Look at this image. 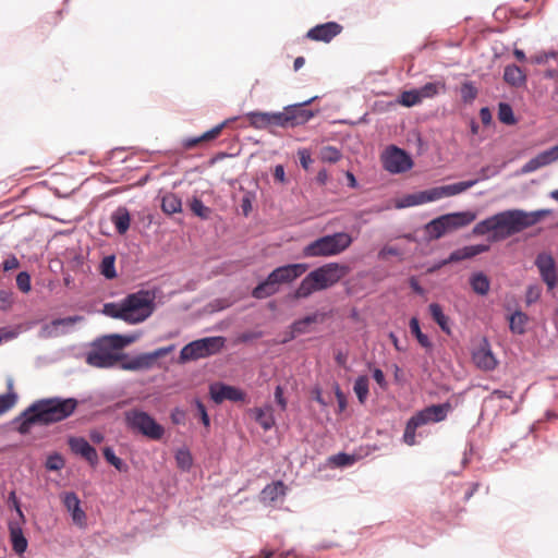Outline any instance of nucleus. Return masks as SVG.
<instances>
[{
	"instance_id": "nucleus-37",
	"label": "nucleus",
	"mask_w": 558,
	"mask_h": 558,
	"mask_svg": "<svg viewBox=\"0 0 558 558\" xmlns=\"http://www.w3.org/2000/svg\"><path fill=\"white\" fill-rule=\"evenodd\" d=\"M100 274L106 279H113L117 277L114 255H107L102 258L100 263Z\"/></svg>"
},
{
	"instance_id": "nucleus-10",
	"label": "nucleus",
	"mask_w": 558,
	"mask_h": 558,
	"mask_svg": "<svg viewBox=\"0 0 558 558\" xmlns=\"http://www.w3.org/2000/svg\"><path fill=\"white\" fill-rule=\"evenodd\" d=\"M316 98L317 96H314L302 102L286 106L283 111H278L280 128H293L308 122L315 116V112L305 107Z\"/></svg>"
},
{
	"instance_id": "nucleus-25",
	"label": "nucleus",
	"mask_w": 558,
	"mask_h": 558,
	"mask_svg": "<svg viewBox=\"0 0 558 558\" xmlns=\"http://www.w3.org/2000/svg\"><path fill=\"white\" fill-rule=\"evenodd\" d=\"M428 311L435 320V323L440 327V329L447 333L451 335V328L449 324V317L444 313L442 307L438 303H430L428 306Z\"/></svg>"
},
{
	"instance_id": "nucleus-8",
	"label": "nucleus",
	"mask_w": 558,
	"mask_h": 558,
	"mask_svg": "<svg viewBox=\"0 0 558 558\" xmlns=\"http://www.w3.org/2000/svg\"><path fill=\"white\" fill-rule=\"evenodd\" d=\"M226 339L220 336L194 340L180 351L181 362L195 361L218 353L225 347Z\"/></svg>"
},
{
	"instance_id": "nucleus-49",
	"label": "nucleus",
	"mask_w": 558,
	"mask_h": 558,
	"mask_svg": "<svg viewBox=\"0 0 558 558\" xmlns=\"http://www.w3.org/2000/svg\"><path fill=\"white\" fill-rule=\"evenodd\" d=\"M330 461L340 468L352 465L355 462V458L352 454L345 452H339L330 458Z\"/></svg>"
},
{
	"instance_id": "nucleus-54",
	"label": "nucleus",
	"mask_w": 558,
	"mask_h": 558,
	"mask_svg": "<svg viewBox=\"0 0 558 558\" xmlns=\"http://www.w3.org/2000/svg\"><path fill=\"white\" fill-rule=\"evenodd\" d=\"M417 426L413 425L411 421L407 422L405 429L403 433V440L407 445L413 446L416 444V430Z\"/></svg>"
},
{
	"instance_id": "nucleus-58",
	"label": "nucleus",
	"mask_w": 558,
	"mask_h": 558,
	"mask_svg": "<svg viewBox=\"0 0 558 558\" xmlns=\"http://www.w3.org/2000/svg\"><path fill=\"white\" fill-rule=\"evenodd\" d=\"M185 416V411L182 410L181 408H174L171 410L170 418L172 423L175 425L184 424Z\"/></svg>"
},
{
	"instance_id": "nucleus-24",
	"label": "nucleus",
	"mask_w": 558,
	"mask_h": 558,
	"mask_svg": "<svg viewBox=\"0 0 558 558\" xmlns=\"http://www.w3.org/2000/svg\"><path fill=\"white\" fill-rule=\"evenodd\" d=\"M161 209L167 215H173L182 211L181 197L172 192L166 193L161 198Z\"/></svg>"
},
{
	"instance_id": "nucleus-39",
	"label": "nucleus",
	"mask_w": 558,
	"mask_h": 558,
	"mask_svg": "<svg viewBox=\"0 0 558 558\" xmlns=\"http://www.w3.org/2000/svg\"><path fill=\"white\" fill-rule=\"evenodd\" d=\"M478 90L474 82L466 81L461 85L460 95L464 104H472L477 97Z\"/></svg>"
},
{
	"instance_id": "nucleus-30",
	"label": "nucleus",
	"mask_w": 558,
	"mask_h": 558,
	"mask_svg": "<svg viewBox=\"0 0 558 558\" xmlns=\"http://www.w3.org/2000/svg\"><path fill=\"white\" fill-rule=\"evenodd\" d=\"M411 333L416 338L417 342L425 349H432L433 343L428 336L421 330L417 317H412L409 323Z\"/></svg>"
},
{
	"instance_id": "nucleus-50",
	"label": "nucleus",
	"mask_w": 558,
	"mask_h": 558,
	"mask_svg": "<svg viewBox=\"0 0 558 558\" xmlns=\"http://www.w3.org/2000/svg\"><path fill=\"white\" fill-rule=\"evenodd\" d=\"M16 393L8 392L0 395V415L9 411L16 402Z\"/></svg>"
},
{
	"instance_id": "nucleus-53",
	"label": "nucleus",
	"mask_w": 558,
	"mask_h": 558,
	"mask_svg": "<svg viewBox=\"0 0 558 558\" xmlns=\"http://www.w3.org/2000/svg\"><path fill=\"white\" fill-rule=\"evenodd\" d=\"M422 199H421V192H416V193H413V194H408L405 195L401 203H399L397 205L398 208H403V207H411V206H417V205H422Z\"/></svg>"
},
{
	"instance_id": "nucleus-63",
	"label": "nucleus",
	"mask_w": 558,
	"mask_h": 558,
	"mask_svg": "<svg viewBox=\"0 0 558 558\" xmlns=\"http://www.w3.org/2000/svg\"><path fill=\"white\" fill-rule=\"evenodd\" d=\"M373 378L374 380L381 387V388H386L387 387V381H386V378H385V374L384 372L376 367L373 369Z\"/></svg>"
},
{
	"instance_id": "nucleus-33",
	"label": "nucleus",
	"mask_w": 558,
	"mask_h": 558,
	"mask_svg": "<svg viewBox=\"0 0 558 558\" xmlns=\"http://www.w3.org/2000/svg\"><path fill=\"white\" fill-rule=\"evenodd\" d=\"M421 100L434 98L441 90H445V84L441 82H428L417 88Z\"/></svg>"
},
{
	"instance_id": "nucleus-52",
	"label": "nucleus",
	"mask_w": 558,
	"mask_h": 558,
	"mask_svg": "<svg viewBox=\"0 0 558 558\" xmlns=\"http://www.w3.org/2000/svg\"><path fill=\"white\" fill-rule=\"evenodd\" d=\"M409 421H411L413 425H416L417 427L433 422L432 416L427 411V408H424L423 410L416 412L409 418Z\"/></svg>"
},
{
	"instance_id": "nucleus-21",
	"label": "nucleus",
	"mask_w": 558,
	"mask_h": 558,
	"mask_svg": "<svg viewBox=\"0 0 558 558\" xmlns=\"http://www.w3.org/2000/svg\"><path fill=\"white\" fill-rule=\"evenodd\" d=\"M9 535L14 553L17 555H23L27 549L28 541L23 533V529L20 522H9Z\"/></svg>"
},
{
	"instance_id": "nucleus-41",
	"label": "nucleus",
	"mask_w": 558,
	"mask_h": 558,
	"mask_svg": "<svg viewBox=\"0 0 558 558\" xmlns=\"http://www.w3.org/2000/svg\"><path fill=\"white\" fill-rule=\"evenodd\" d=\"M429 415L432 416V421L435 423L444 421L447 415L448 411L450 409L449 403H442V404H433L429 407H426Z\"/></svg>"
},
{
	"instance_id": "nucleus-18",
	"label": "nucleus",
	"mask_w": 558,
	"mask_h": 558,
	"mask_svg": "<svg viewBox=\"0 0 558 558\" xmlns=\"http://www.w3.org/2000/svg\"><path fill=\"white\" fill-rule=\"evenodd\" d=\"M342 26L337 22H326L312 27L306 37L315 41L329 43L332 38L339 35Z\"/></svg>"
},
{
	"instance_id": "nucleus-62",
	"label": "nucleus",
	"mask_w": 558,
	"mask_h": 558,
	"mask_svg": "<svg viewBox=\"0 0 558 558\" xmlns=\"http://www.w3.org/2000/svg\"><path fill=\"white\" fill-rule=\"evenodd\" d=\"M19 265H20V263H19V259L16 258V256L11 255L3 260L2 268L4 271H9V270L17 268Z\"/></svg>"
},
{
	"instance_id": "nucleus-44",
	"label": "nucleus",
	"mask_w": 558,
	"mask_h": 558,
	"mask_svg": "<svg viewBox=\"0 0 558 558\" xmlns=\"http://www.w3.org/2000/svg\"><path fill=\"white\" fill-rule=\"evenodd\" d=\"M399 102L404 107H413L422 102L417 88L404 90L400 95Z\"/></svg>"
},
{
	"instance_id": "nucleus-27",
	"label": "nucleus",
	"mask_w": 558,
	"mask_h": 558,
	"mask_svg": "<svg viewBox=\"0 0 558 558\" xmlns=\"http://www.w3.org/2000/svg\"><path fill=\"white\" fill-rule=\"evenodd\" d=\"M470 286L478 295H486L490 288V281L484 272L477 271L470 277Z\"/></svg>"
},
{
	"instance_id": "nucleus-9",
	"label": "nucleus",
	"mask_w": 558,
	"mask_h": 558,
	"mask_svg": "<svg viewBox=\"0 0 558 558\" xmlns=\"http://www.w3.org/2000/svg\"><path fill=\"white\" fill-rule=\"evenodd\" d=\"M349 272V267L336 262L325 264L310 274V278L319 290H326L341 280Z\"/></svg>"
},
{
	"instance_id": "nucleus-36",
	"label": "nucleus",
	"mask_w": 558,
	"mask_h": 558,
	"mask_svg": "<svg viewBox=\"0 0 558 558\" xmlns=\"http://www.w3.org/2000/svg\"><path fill=\"white\" fill-rule=\"evenodd\" d=\"M481 179H473L468 181H460L452 184L445 185L447 197L458 195L468 189L474 186Z\"/></svg>"
},
{
	"instance_id": "nucleus-59",
	"label": "nucleus",
	"mask_w": 558,
	"mask_h": 558,
	"mask_svg": "<svg viewBox=\"0 0 558 558\" xmlns=\"http://www.w3.org/2000/svg\"><path fill=\"white\" fill-rule=\"evenodd\" d=\"M12 305V293L5 290H0V310H8Z\"/></svg>"
},
{
	"instance_id": "nucleus-20",
	"label": "nucleus",
	"mask_w": 558,
	"mask_h": 558,
	"mask_svg": "<svg viewBox=\"0 0 558 558\" xmlns=\"http://www.w3.org/2000/svg\"><path fill=\"white\" fill-rule=\"evenodd\" d=\"M245 118L248 120L250 125L257 130L280 126L279 112L250 111L245 113Z\"/></svg>"
},
{
	"instance_id": "nucleus-26",
	"label": "nucleus",
	"mask_w": 558,
	"mask_h": 558,
	"mask_svg": "<svg viewBox=\"0 0 558 558\" xmlns=\"http://www.w3.org/2000/svg\"><path fill=\"white\" fill-rule=\"evenodd\" d=\"M286 495V486L282 481L272 482L267 484L262 490V499L265 501L274 502L279 497Z\"/></svg>"
},
{
	"instance_id": "nucleus-56",
	"label": "nucleus",
	"mask_w": 558,
	"mask_h": 558,
	"mask_svg": "<svg viewBox=\"0 0 558 558\" xmlns=\"http://www.w3.org/2000/svg\"><path fill=\"white\" fill-rule=\"evenodd\" d=\"M194 403H195V407H196V410L198 412V415H199V418L203 423V425L205 427H209L210 426V418H209V415L207 413V409L206 407L204 405V403L199 400V399H195L194 400Z\"/></svg>"
},
{
	"instance_id": "nucleus-6",
	"label": "nucleus",
	"mask_w": 558,
	"mask_h": 558,
	"mask_svg": "<svg viewBox=\"0 0 558 558\" xmlns=\"http://www.w3.org/2000/svg\"><path fill=\"white\" fill-rule=\"evenodd\" d=\"M352 236L347 232L327 234L303 247L304 257H326L344 252L352 243Z\"/></svg>"
},
{
	"instance_id": "nucleus-38",
	"label": "nucleus",
	"mask_w": 558,
	"mask_h": 558,
	"mask_svg": "<svg viewBox=\"0 0 558 558\" xmlns=\"http://www.w3.org/2000/svg\"><path fill=\"white\" fill-rule=\"evenodd\" d=\"M190 208L192 213L198 218L206 220L211 215V209L206 206L203 201L196 196H194L190 203Z\"/></svg>"
},
{
	"instance_id": "nucleus-4",
	"label": "nucleus",
	"mask_w": 558,
	"mask_h": 558,
	"mask_svg": "<svg viewBox=\"0 0 558 558\" xmlns=\"http://www.w3.org/2000/svg\"><path fill=\"white\" fill-rule=\"evenodd\" d=\"M308 268L307 264H288L275 268L262 282L253 290L252 296L257 300L267 299L275 295L280 290V284L291 283L301 277Z\"/></svg>"
},
{
	"instance_id": "nucleus-48",
	"label": "nucleus",
	"mask_w": 558,
	"mask_h": 558,
	"mask_svg": "<svg viewBox=\"0 0 558 558\" xmlns=\"http://www.w3.org/2000/svg\"><path fill=\"white\" fill-rule=\"evenodd\" d=\"M538 156H539L544 167L557 161L558 160V144L546 149V150L538 153Z\"/></svg>"
},
{
	"instance_id": "nucleus-22",
	"label": "nucleus",
	"mask_w": 558,
	"mask_h": 558,
	"mask_svg": "<svg viewBox=\"0 0 558 558\" xmlns=\"http://www.w3.org/2000/svg\"><path fill=\"white\" fill-rule=\"evenodd\" d=\"M110 220L120 235L125 234L131 223V215L129 209L124 206L117 207L112 211Z\"/></svg>"
},
{
	"instance_id": "nucleus-1",
	"label": "nucleus",
	"mask_w": 558,
	"mask_h": 558,
	"mask_svg": "<svg viewBox=\"0 0 558 558\" xmlns=\"http://www.w3.org/2000/svg\"><path fill=\"white\" fill-rule=\"evenodd\" d=\"M550 214V209L533 211L523 209L504 210L477 222L473 228V234L486 235L492 232L493 240H505L536 225L542 218Z\"/></svg>"
},
{
	"instance_id": "nucleus-7",
	"label": "nucleus",
	"mask_w": 558,
	"mask_h": 558,
	"mask_svg": "<svg viewBox=\"0 0 558 558\" xmlns=\"http://www.w3.org/2000/svg\"><path fill=\"white\" fill-rule=\"evenodd\" d=\"M475 218V213L470 210L441 215L425 225V232L429 239L437 240L447 232L470 225Z\"/></svg>"
},
{
	"instance_id": "nucleus-57",
	"label": "nucleus",
	"mask_w": 558,
	"mask_h": 558,
	"mask_svg": "<svg viewBox=\"0 0 558 558\" xmlns=\"http://www.w3.org/2000/svg\"><path fill=\"white\" fill-rule=\"evenodd\" d=\"M542 167H544V165L537 154L535 157L531 158L527 162L524 163V166L522 167V172L531 173L538 170Z\"/></svg>"
},
{
	"instance_id": "nucleus-35",
	"label": "nucleus",
	"mask_w": 558,
	"mask_h": 558,
	"mask_svg": "<svg viewBox=\"0 0 558 558\" xmlns=\"http://www.w3.org/2000/svg\"><path fill=\"white\" fill-rule=\"evenodd\" d=\"M227 123H228V120H226V121L221 122L220 124L214 126L213 129L206 131L203 135H201L198 137L187 140L185 142V146L192 147V146L196 145L197 143H199L201 141H208V140H213V138L217 137L218 134L221 132V130L226 126Z\"/></svg>"
},
{
	"instance_id": "nucleus-13",
	"label": "nucleus",
	"mask_w": 558,
	"mask_h": 558,
	"mask_svg": "<svg viewBox=\"0 0 558 558\" xmlns=\"http://www.w3.org/2000/svg\"><path fill=\"white\" fill-rule=\"evenodd\" d=\"M209 395L213 401L217 404L225 400L242 402L246 398V393L242 389L223 383L211 384L209 386Z\"/></svg>"
},
{
	"instance_id": "nucleus-5",
	"label": "nucleus",
	"mask_w": 558,
	"mask_h": 558,
	"mask_svg": "<svg viewBox=\"0 0 558 558\" xmlns=\"http://www.w3.org/2000/svg\"><path fill=\"white\" fill-rule=\"evenodd\" d=\"M123 415L124 424L131 432L154 441H158L165 436V427L145 410L133 408L125 411Z\"/></svg>"
},
{
	"instance_id": "nucleus-55",
	"label": "nucleus",
	"mask_w": 558,
	"mask_h": 558,
	"mask_svg": "<svg viewBox=\"0 0 558 558\" xmlns=\"http://www.w3.org/2000/svg\"><path fill=\"white\" fill-rule=\"evenodd\" d=\"M16 284L22 292H24V293L29 292L31 288H32L29 274L26 271H21L16 276Z\"/></svg>"
},
{
	"instance_id": "nucleus-28",
	"label": "nucleus",
	"mask_w": 558,
	"mask_h": 558,
	"mask_svg": "<svg viewBox=\"0 0 558 558\" xmlns=\"http://www.w3.org/2000/svg\"><path fill=\"white\" fill-rule=\"evenodd\" d=\"M102 342L111 350V352H116L117 350H121L133 341V338L124 335H110L101 338Z\"/></svg>"
},
{
	"instance_id": "nucleus-14",
	"label": "nucleus",
	"mask_w": 558,
	"mask_h": 558,
	"mask_svg": "<svg viewBox=\"0 0 558 558\" xmlns=\"http://www.w3.org/2000/svg\"><path fill=\"white\" fill-rule=\"evenodd\" d=\"M61 500L64 508L70 513L73 523L80 529L87 526V518L85 511L81 507V500L76 493L65 492L61 495Z\"/></svg>"
},
{
	"instance_id": "nucleus-64",
	"label": "nucleus",
	"mask_w": 558,
	"mask_h": 558,
	"mask_svg": "<svg viewBox=\"0 0 558 558\" xmlns=\"http://www.w3.org/2000/svg\"><path fill=\"white\" fill-rule=\"evenodd\" d=\"M300 163L303 169L307 170L310 165L313 162L310 153L306 149L300 150Z\"/></svg>"
},
{
	"instance_id": "nucleus-47",
	"label": "nucleus",
	"mask_w": 558,
	"mask_h": 558,
	"mask_svg": "<svg viewBox=\"0 0 558 558\" xmlns=\"http://www.w3.org/2000/svg\"><path fill=\"white\" fill-rule=\"evenodd\" d=\"M256 421L265 430L270 429L275 425L274 415L269 411H266L264 409L257 410Z\"/></svg>"
},
{
	"instance_id": "nucleus-23",
	"label": "nucleus",
	"mask_w": 558,
	"mask_h": 558,
	"mask_svg": "<svg viewBox=\"0 0 558 558\" xmlns=\"http://www.w3.org/2000/svg\"><path fill=\"white\" fill-rule=\"evenodd\" d=\"M504 80L512 87H520L526 83V74L517 64H508L504 70Z\"/></svg>"
},
{
	"instance_id": "nucleus-46",
	"label": "nucleus",
	"mask_w": 558,
	"mask_h": 558,
	"mask_svg": "<svg viewBox=\"0 0 558 558\" xmlns=\"http://www.w3.org/2000/svg\"><path fill=\"white\" fill-rule=\"evenodd\" d=\"M320 159L324 162L335 163L341 159V151L335 146H325L320 150Z\"/></svg>"
},
{
	"instance_id": "nucleus-43",
	"label": "nucleus",
	"mask_w": 558,
	"mask_h": 558,
	"mask_svg": "<svg viewBox=\"0 0 558 558\" xmlns=\"http://www.w3.org/2000/svg\"><path fill=\"white\" fill-rule=\"evenodd\" d=\"M178 468L182 471H190L193 464V458L187 448H181L175 453Z\"/></svg>"
},
{
	"instance_id": "nucleus-2",
	"label": "nucleus",
	"mask_w": 558,
	"mask_h": 558,
	"mask_svg": "<svg viewBox=\"0 0 558 558\" xmlns=\"http://www.w3.org/2000/svg\"><path fill=\"white\" fill-rule=\"evenodd\" d=\"M78 401L73 398L51 397L34 401L16 418L17 430L26 434L33 425H51L69 418L76 410Z\"/></svg>"
},
{
	"instance_id": "nucleus-17",
	"label": "nucleus",
	"mask_w": 558,
	"mask_h": 558,
	"mask_svg": "<svg viewBox=\"0 0 558 558\" xmlns=\"http://www.w3.org/2000/svg\"><path fill=\"white\" fill-rule=\"evenodd\" d=\"M68 444L73 453L84 458L92 466L98 464L99 457L97 450L84 437H70Z\"/></svg>"
},
{
	"instance_id": "nucleus-15",
	"label": "nucleus",
	"mask_w": 558,
	"mask_h": 558,
	"mask_svg": "<svg viewBox=\"0 0 558 558\" xmlns=\"http://www.w3.org/2000/svg\"><path fill=\"white\" fill-rule=\"evenodd\" d=\"M489 246L486 244H475L454 250L447 258L439 260L434 266V269H439L448 264L472 258L486 252Z\"/></svg>"
},
{
	"instance_id": "nucleus-31",
	"label": "nucleus",
	"mask_w": 558,
	"mask_h": 558,
	"mask_svg": "<svg viewBox=\"0 0 558 558\" xmlns=\"http://www.w3.org/2000/svg\"><path fill=\"white\" fill-rule=\"evenodd\" d=\"M353 391L355 392L357 400L361 404H364L367 400L369 387L368 378L366 375H360L353 385Z\"/></svg>"
},
{
	"instance_id": "nucleus-29",
	"label": "nucleus",
	"mask_w": 558,
	"mask_h": 558,
	"mask_svg": "<svg viewBox=\"0 0 558 558\" xmlns=\"http://www.w3.org/2000/svg\"><path fill=\"white\" fill-rule=\"evenodd\" d=\"M527 323V315L522 311H515L509 318V328L515 335L525 332V325Z\"/></svg>"
},
{
	"instance_id": "nucleus-40",
	"label": "nucleus",
	"mask_w": 558,
	"mask_h": 558,
	"mask_svg": "<svg viewBox=\"0 0 558 558\" xmlns=\"http://www.w3.org/2000/svg\"><path fill=\"white\" fill-rule=\"evenodd\" d=\"M422 203H430L447 197L445 185L420 191Z\"/></svg>"
},
{
	"instance_id": "nucleus-16",
	"label": "nucleus",
	"mask_w": 558,
	"mask_h": 558,
	"mask_svg": "<svg viewBox=\"0 0 558 558\" xmlns=\"http://www.w3.org/2000/svg\"><path fill=\"white\" fill-rule=\"evenodd\" d=\"M472 360L474 364L483 371H493L498 364L486 338H484L481 344L472 352Z\"/></svg>"
},
{
	"instance_id": "nucleus-34",
	"label": "nucleus",
	"mask_w": 558,
	"mask_h": 558,
	"mask_svg": "<svg viewBox=\"0 0 558 558\" xmlns=\"http://www.w3.org/2000/svg\"><path fill=\"white\" fill-rule=\"evenodd\" d=\"M315 291H319L318 287L315 282L312 281L310 278V274H307L302 281L300 282L299 287L295 290V298L298 299H306Z\"/></svg>"
},
{
	"instance_id": "nucleus-42",
	"label": "nucleus",
	"mask_w": 558,
	"mask_h": 558,
	"mask_svg": "<svg viewBox=\"0 0 558 558\" xmlns=\"http://www.w3.org/2000/svg\"><path fill=\"white\" fill-rule=\"evenodd\" d=\"M498 119L507 125H512L517 122L512 107L508 102H499Z\"/></svg>"
},
{
	"instance_id": "nucleus-61",
	"label": "nucleus",
	"mask_w": 558,
	"mask_h": 558,
	"mask_svg": "<svg viewBox=\"0 0 558 558\" xmlns=\"http://www.w3.org/2000/svg\"><path fill=\"white\" fill-rule=\"evenodd\" d=\"M275 400L282 411L287 409V400L283 397V389L281 386H277L275 389Z\"/></svg>"
},
{
	"instance_id": "nucleus-51",
	"label": "nucleus",
	"mask_w": 558,
	"mask_h": 558,
	"mask_svg": "<svg viewBox=\"0 0 558 558\" xmlns=\"http://www.w3.org/2000/svg\"><path fill=\"white\" fill-rule=\"evenodd\" d=\"M83 319L82 316L74 315V316H68L63 318H56L51 322V327L54 329H58L59 327H71L75 323L81 322Z\"/></svg>"
},
{
	"instance_id": "nucleus-3",
	"label": "nucleus",
	"mask_w": 558,
	"mask_h": 558,
	"mask_svg": "<svg viewBox=\"0 0 558 558\" xmlns=\"http://www.w3.org/2000/svg\"><path fill=\"white\" fill-rule=\"evenodd\" d=\"M154 294L148 290L142 289L128 294L120 302L106 303L102 313L128 324H140L154 313Z\"/></svg>"
},
{
	"instance_id": "nucleus-19",
	"label": "nucleus",
	"mask_w": 558,
	"mask_h": 558,
	"mask_svg": "<svg viewBox=\"0 0 558 558\" xmlns=\"http://www.w3.org/2000/svg\"><path fill=\"white\" fill-rule=\"evenodd\" d=\"M535 265L537 266L541 277L548 288H554L557 283V276L555 269V262L551 255L539 253L536 257Z\"/></svg>"
},
{
	"instance_id": "nucleus-11",
	"label": "nucleus",
	"mask_w": 558,
	"mask_h": 558,
	"mask_svg": "<svg viewBox=\"0 0 558 558\" xmlns=\"http://www.w3.org/2000/svg\"><path fill=\"white\" fill-rule=\"evenodd\" d=\"M381 161L385 170L392 174L404 173L413 167L411 155L396 145L386 148Z\"/></svg>"
},
{
	"instance_id": "nucleus-60",
	"label": "nucleus",
	"mask_w": 558,
	"mask_h": 558,
	"mask_svg": "<svg viewBox=\"0 0 558 558\" xmlns=\"http://www.w3.org/2000/svg\"><path fill=\"white\" fill-rule=\"evenodd\" d=\"M513 393L514 391L513 390H502V389H495L492 391L490 396L488 397V399L493 400V399H512L513 398Z\"/></svg>"
},
{
	"instance_id": "nucleus-32",
	"label": "nucleus",
	"mask_w": 558,
	"mask_h": 558,
	"mask_svg": "<svg viewBox=\"0 0 558 558\" xmlns=\"http://www.w3.org/2000/svg\"><path fill=\"white\" fill-rule=\"evenodd\" d=\"M102 454L106 461L114 466L119 472L126 473L129 471V465L116 454L112 447H105L102 449Z\"/></svg>"
},
{
	"instance_id": "nucleus-45",
	"label": "nucleus",
	"mask_w": 558,
	"mask_h": 558,
	"mask_svg": "<svg viewBox=\"0 0 558 558\" xmlns=\"http://www.w3.org/2000/svg\"><path fill=\"white\" fill-rule=\"evenodd\" d=\"M65 465V460L59 452L49 454L45 462V468L48 471H60Z\"/></svg>"
},
{
	"instance_id": "nucleus-12",
	"label": "nucleus",
	"mask_w": 558,
	"mask_h": 558,
	"mask_svg": "<svg viewBox=\"0 0 558 558\" xmlns=\"http://www.w3.org/2000/svg\"><path fill=\"white\" fill-rule=\"evenodd\" d=\"M119 360L116 352H111L101 339L95 342L94 349L87 353L86 362L95 367L107 368L113 366Z\"/></svg>"
}]
</instances>
